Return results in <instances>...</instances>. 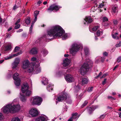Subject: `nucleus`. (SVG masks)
<instances>
[{
	"label": "nucleus",
	"mask_w": 121,
	"mask_h": 121,
	"mask_svg": "<svg viewBox=\"0 0 121 121\" xmlns=\"http://www.w3.org/2000/svg\"><path fill=\"white\" fill-rule=\"evenodd\" d=\"M33 23H32V24L30 28L29 33L30 34H31L32 33L33 27V26H34Z\"/></svg>",
	"instance_id": "nucleus-35"
},
{
	"label": "nucleus",
	"mask_w": 121,
	"mask_h": 121,
	"mask_svg": "<svg viewBox=\"0 0 121 121\" xmlns=\"http://www.w3.org/2000/svg\"><path fill=\"white\" fill-rule=\"evenodd\" d=\"M30 22V18L29 17L26 18L25 19V22L27 24H29Z\"/></svg>",
	"instance_id": "nucleus-32"
},
{
	"label": "nucleus",
	"mask_w": 121,
	"mask_h": 121,
	"mask_svg": "<svg viewBox=\"0 0 121 121\" xmlns=\"http://www.w3.org/2000/svg\"><path fill=\"white\" fill-rule=\"evenodd\" d=\"M104 5V4H103L102 3H101V4L99 5V8H102L103 7Z\"/></svg>",
	"instance_id": "nucleus-58"
},
{
	"label": "nucleus",
	"mask_w": 121,
	"mask_h": 121,
	"mask_svg": "<svg viewBox=\"0 0 121 121\" xmlns=\"http://www.w3.org/2000/svg\"><path fill=\"white\" fill-rule=\"evenodd\" d=\"M93 87H89L88 90V91L89 92H91L93 90Z\"/></svg>",
	"instance_id": "nucleus-44"
},
{
	"label": "nucleus",
	"mask_w": 121,
	"mask_h": 121,
	"mask_svg": "<svg viewBox=\"0 0 121 121\" xmlns=\"http://www.w3.org/2000/svg\"><path fill=\"white\" fill-rule=\"evenodd\" d=\"M11 121H20V120L18 117H16L13 118Z\"/></svg>",
	"instance_id": "nucleus-38"
},
{
	"label": "nucleus",
	"mask_w": 121,
	"mask_h": 121,
	"mask_svg": "<svg viewBox=\"0 0 121 121\" xmlns=\"http://www.w3.org/2000/svg\"><path fill=\"white\" fill-rule=\"evenodd\" d=\"M11 47L10 45H8L5 47L4 48V51H7L10 50L11 48Z\"/></svg>",
	"instance_id": "nucleus-33"
},
{
	"label": "nucleus",
	"mask_w": 121,
	"mask_h": 121,
	"mask_svg": "<svg viewBox=\"0 0 121 121\" xmlns=\"http://www.w3.org/2000/svg\"><path fill=\"white\" fill-rule=\"evenodd\" d=\"M21 108L19 104L13 105L9 104L5 105L1 109V111L4 114H7L9 113H13L19 111Z\"/></svg>",
	"instance_id": "nucleus-2"
},
{
	"label": "nucleus",
	"mask_w": 121,
	"mask_h": 121,
	"mask_svg": "<svg viewBox=\"0 0 121 121\" xmlns=\"http://www.w3.org/2000/svg\"><path fill=\"white\" fill-rule=\"evenodd\" d=\"M53 85L52 84H50L48 85L47 87V90L49 91H51L53 90Z\"/></svg>",
	"instance_id": "nucleus-24"
},
{
	"label": "nucleus",
	"mask_w": 121,
	"mask_h": 121,
	"mask_svg": "<svg viewBox=\"0 0 121 121\" xmlns=\"http://www.w3.org/2000/svg\"><path fill=\"white\" fill-rule=\"evenodd\" d=\"M62 36V39L65 40L69 37L67 34L60 26L56 25L51 27L47 31V34L44 35V37L48 41H51L53 38L60 37Z\"/></svg>",
	"instance_id": "nucleus-1"
},
{
	"label": "nucleus",
	"mask_w": 121,
	"mask_h": 121,
	"mask_svg": "<svg viewBox=\"0 0 121 121\" xmlns=\"http://www.w3.org/2000/svg\"><path fill=\"white\" fill-rule=\"evenodd\" d=\"M118 34L117 33H116L115 34H112V36L113 38L114 39H118V37L117 35Z\"/></svg>",
	"instance_id": "nucleus-34"
},
{
	"label": "nucleus",
	"mask_w": 121,
	"mask_h": 121,
	"mask_svg": "<svg viewBox=\"0 0 121 121\" xmlns=\"http://www.w3.org/2000/svg\"><path fill=\"white\" fill-rule=\"evenodd\" d=\"M20 61L19 58H16L14 62L13 63L12 65L13 69H15L17 68Z\"/></svg>",
	"instance_id": "nucleus-17"
},
{
	"label": "nucleus",
	"mask_w": 121,
	"mask_h": 121,
	"mask_svg": "<svg viewBox=\"0 0 121 121\" xmlns=\"http://www.w3.org/2000/svg\"><path fill=\"white\" fill-rule=\"evenodd\" d=\"M83 51L85 55L86 56H88L90 54V51L89 48L87 47H84Z\"/></svg>",
	"instance_id": "nucleus-22"
},
{
	"label": "nucleus",
	"mask_w": 121,
	"mask_h": 121,
	"mask_svg": "<svg viewBox=\"0 0 121 121\" xmlns=\"http://www.w3.org/2000/svg\"><path fill=\"white\" fill-rule=\"evenodd\" d=\"M76 88L78 90H79L80 88V87L79 85H78L76 86Z\"/></svg>",
	"instance_id": "nucleus-60"
},
{
	"label": "nucleus",
	"mask_w": 121,
	"mask_h": 121,
	"mask_svg": "<svg viewBox=\"0 0 121 121\" xmlns=\"http://www.w3.org/2000/svg\"><path fill=\"white\" fill-rule=\"evenodd\" d=\"M48 81V79L44 77L42 78V82L43 84L46 85L47 84Z\"/></svg>",
	"instance_id": "nucleus-25"
},
{
	"label": "nucleus",
	"mask_w": 121,
	"mask_h": 121,
	"mask_svg": "<svg viewBox=\"0 0 121 121\" xmlns=\"http://www.w3.org/2000/svg\"><path fill=\"white\" fill-rule=\"evenodd\" d=\"M106 115L105 114L102 115L100 116V118L101 119H103L105 117Z\"/></svg>",
	"instance_id": "nucleus-50"
},
{
	"label": "nucleus",
	"mask_w": 121,
	"mask_h": 121,
	"mask_svg": "<svg viewBox=\"0 0 121 121\" xmlns=\"http://www.w3.org/2000/svg\"><path fill=\"white\" fill-rule=\"evenodd\" d=\"M32 72H33L35 74H37L40 73L41 71V69L39 67V65H38L35 66L33 65V68Z\"/></svg>",
	"instance_id": "nucleus-14"
},
{
	"label": "nucleus",
	"mask_w": 121,
	"mask_h": 121,
	"mask_svg": "<svg viewBox=\"0 0 121 121\" xmlns=\"http://www.w3.org/2000/svg\"><path fill=\"white\" fill-rule=\"evenodd\" d=\"M78 113L76 112L75 113H73L72 114V117H71L67 121H72L73 119H75L76 120H77L78 118L80 115L77 117V115Z\"/></svg>",
	"instance_id": "nucleus-19"
},
{
	"label": "nucleus",
	"mask_w": 121,
	"mask_h": 121,
	"mask_svg": "<svg viewBox=\"0 0 121 121\" xmlns=\"http://www.w3.org/2000/svg\"><path fill=\"white\" fill-rule=\"evenodd\" d=\"M99 58L100 59H101V61L102 62H103L105 59V58L104 57H100V58Z\"/></svg>",
	"instance_id": "nucleus-54"
},
{
	"label": "nucleus",
	"mask_w": 121,
	"mask_h": 121,
	"mask_svg": "<svg viewBox=\"0 0 121 121\" xmlns=\"http://www.w3.org/2000/svg\"><path fill=\"white\" fill-rule=\"evenodd\" d=\"M112 11L114 13H117L118 12V9L117 6L116 5H114L112 8Z\"/></svg>",
	"instance_id": "nucleus-26"
},
{
	"label": "nucleus",
	"mask_w": 121,
	"mask_h": 121,
	"mask_svg": "<svg viewBox=\"0 0 121 121\" xmlns=\"http://www.w3.org/2000/svg\"><path fill=\"white\" fill-rule=\"evenodd\" d=\"M34 17H35V19L34 20V21H33L32 22V23H34L33 25H34V23L36 21V20H37V16H34Z\"/></svg>",
	"instance_id": "nucleus-53"
},
{
	"label": "nucleus",
	"mask_w": 121,
	"mask_h": 121,
	"mask_svg": "<svg viewBox=\"0 0 121 121\" xmlns=\"http://www.w3.org/2000/svg\"><path fill=\"white\" fill-rule=\"evenodd\" d=\"M88 103V101L87 100H85L83 104L82 105L81 107L82 108L85 106Z\"/></svg>",
	"instance_id": "nucleus-36"
},
{
	"label": "nucleus",
	"mask_w": 121,
	"mask_h": 121,
	"mask_svg": "<svg viewBox=\"0 0 121 121\" xmlns=\"http://www.w3.org/2000/svg\"><path fill=\"white\" fill-rule=\"evenodd\" d=\"M67 95V94L66 93L62 92L59 94L57 97H55L54 99L55 101L56 104L58 102H61L65 100Z\"/></svg>",
	"instance_id": "nucleus-8"
},
{
	"label": "nucleus",
	"mask_w": 121,
	"mask_h": 121,
	"mask_svg": "<svg viewBox=\"0 0 121 121\" xmlns=\"http://www.w3.org/2000/svg\"><path fill=\"white\" fill-rule=\"evenodd\" d=\"M103 33V30L101 29H100L98 30L96 33L94 34L95 36H99L102 35Z\"/></svg>",
	"instance_id": "nucleus-21"
},
{
	"label": "nucleus",
	"mask_w": 121,
	"mask_h": 121,
	"mask_svg": "<svg viewBox=\"0 0 121 121\" xmlns=\"http://www.w3.org/2000/svg\"><path fill=\"white\" fill-rule=\"evenodd\" d=\"M88 82V80L87 78H83L82 79L81 83L82 85H84L87 83Z\"/></svg>",
	"instance_id": "nucleus-28"
},
{
	"label": "nucleus",
	"mask_w": 121,
	"mask_h": 121,
	"mask_svg": "<svg viewBox=\"0 0 121 121\" xmlns=\"http://www.w3.org/2000/svg\"><path fill=\"white\" fill-rule=\"evenodd\" d=\"M38 48L36 47L32 48L30 51V53L31 54H35L38 52Z\"/></svg>",
	"instance_id": "nucleus-20"
},
{
	"label": "nucleus",
	"mask_w": 121,
	"mask_h": 121,
	"mask_svg": "<svg viewBox=\"0 0 121 121\" xmlns=\"http://www.w3.org/2000/svg\"><path fill=\"white\" fill-rule=\"evenodd\" d=\"M4 117L2 114L0 112V121H1L3 119Z\"/></svg>",
	"instance_id": "nucleus-45"
},
{
	"label": "nucleus",
	"mask_w": 121,
	"mask_h": 121,
	"mask_svg": "<svg viewBox=\"0 0 121 121\" xmlns=\"http://www.w3.org/2000/svg\"><path fill=\"white\" fill-rule=\"evenodd\" d=\"M98 106L97 105L94 106L93 105L91 107H89L87 108V111L88 112L89 114H91L93 111L94 110L98 108Z\"/></svg>",
	"instance_id": "nucleus-16"
},
{
	"label": "nucleus",
	"mask_w": 121,
	"mask_h": 121,
	"mask_svg": "<svg viewBox=\"0 0 121 121\" xmlns=\"http://www.w3.org/2000/svg\"><path fill=\"white\" fill-rule=\"evenodd\" d=\"M43 60L41 59V60H40V59H38L37 60L38 63L39 64L41 62H43Z\"/></svg>",
	"instance_id": "nucleus-57"
},
{
	"label": "nucleus",
	"mask_w": 121,
	"mask_h": 121,
	"mask_svg": "<svg viewBox=\"0 0 121 121\" xmlns=\"http://www.w3.org/2000/svg\"><path fill=\"white\" fill-rule=\"evenodd\" d=\"M99 28V26H98L94 27L92 28V30L94 31H96Z\"/></svg>",
	"instance_id": "nucleus-43"
},
{
	"label": "nucleus",
	"mask_w": 121,
	"mask_h": 121,
	"mask_svg": "<svg viewBox=\"0 0 121 121\" xmlns=\"http://www.w3.org/2000/svg\"><path fill=\"white\" fill-rule=\"evenodd\" d=\"M36 60V58L35 57H33L31 59V60L33 61H35Z\"/></svg>",
	"instance_id": "nucleus-55"
},
{
	"label": "nucleus",
	"mask_w": 121,
	"mask_h": 121,
	"mask_svg": "<svg viewBox=\"0 0 121 121\" xmlns=\"http://www.w3.org/2000/svg\"><path fill=\"white\" fill-rule=\"evenodd\" d=\"M20 98L21 101L23 102H25L26 101V98L25 96L23 95L20 94Z\"/></svg>",
	"instance_id": "nucleus-30"
},
{
	"label": "nucleus",
	"mask_w": 121,
	"mask_h": 121,
	"mask_svg": "<svg viewBox=\"0 0 121 121\" xmlns=\"http://www.w3.org/2000/svg\"><path fill=\"white\" fill-rule=\"evenodd\" d=\"M39 39H38L35 42V43L36 44L37 43V44H39Z\"/></svg>",
	"instance_id": "nucleus-63"
},
{
	"label": "nucleus",
	"mask_w": 121,
	"mask_h": 121,
	"mask_svg": "<svg viewBox=\"0 0 121 121\" xmlns=\"http://www.w3.org/2000/svg\"><path fill=\"white\" fill-rule=\"evenodd\" d=\"M113 24L115 25H117L118 23V21L117 20L114 19L113 20Z\"/></svg>",
	"instance_id": "nucleus-39"
},
{
	"label": "nucleus",
	"mask_w": 121,
	"mask_h": 121,
	"mask_svg": "<svg viewBox=\"0 0 121 121\" xmlns=\"http://www.w3.org/2000/svg\"><path fill=\"white\" fill-rule=\"evenodd\" d=\"M39 11H36L34 12V16L37 17L39 13Z\"/></svg>",
	"instance_id": "nucleus-42"
},
{
	"label": "nucleus",
	"mask_w": 121,
	"mask_h": 121,
	"mask_svg": "<svg viewBox=\"0 0 121 121\" xmlns=\"http://www.w3.org/2000/svg\"><path fill=\"white\" fill-rule=\"evenodd\" d=\"M108 55V53L106 52H104L103 53V55L104 56H107Z\"/></svg>",
	"instance_id": "nucleus-61"
},
{
	"label": "nucleus",
	"mask_w": 121,
	"mask_h": 121,
	"mask_svg": "<svg viewBox=\"0 0 121 121\" xmlns=\"http://www.w3.org/2000/svg\"><path fill=\"white\" fill-rule=\"evenodd\" d=\"M61 8V7L58 5L56 4H53L51 5L49 7L48 10L49 12H52L53 10L57 11Z\"/></svg>",
	"instance_id": "nucleus-11"
},
{
	"label": "nucleus",
	"mask_w": 121,
	"mask_h": 121,
	"mask_svg": "<svg viewBox=\"0 0 121 121\" xmlns=\"http://www.w3.org/2000/svg\"><path fill=\"white\" fill-rule=\"evenodd\" d=\"M116 47H118L121 46V41H120L119 43H117L116 45Z\"/></svg>",
	"instance_id": "nucleus-46"
},
{
	"label": "nucleus",
	"mask_w": 121,
	"mask_h": 121,
	"mask_svg": "<svg viewBox=\"0 0 121 121\" xmlns=\"http://www.w3.org/2000/svg\"><path fill=\"white\" fill-rule=\"evenodd\" d=\"M66 102L69 104H71L72 103V100L70 97H67L65 100Z\"/></svg>",
	"instance_id": "nucleus-31"
},
{
	"label": "nucleus",
	"mask_w": 121,
	"mask_h": 121,
	"mask_svg": "<svg viewBox=\"0 0 121 121\" xmlns=\"http://www.w3.org/2000/svg\"><path fill=\"white\" fill-rule=\"evenodd\" d=\"M15 27V29H18L20 27V25L19 24H18L16 25Z\"/></svg>",
	"instance_id": "nucleus-48"
},
{
	"label": "nucleus",
	"mask_w": 121,
	"mask_h": 121,
	"mask_svg": "<svg viewBox=\"0 0 121 121\" xmlns=\"http://www.w3.org/2000/svg\"><path fill=\"white\" fill-rule=\"evenodd\" d=\"M102 73L101 72H100L99 73V74L98 75L95 77V78L97 79L100 77V76H101L102 74Z\"/></svg>",
	"instance_id": "nucleus-51"
},
{
	"label": "nucleus",
	"mask_w": 121,
	"mask_h": 121,
	"mask_svg": "<svg viewBox=\"0 0 121 121\" xmlns=\"http://www.w3.org/2000/svg\"><path fill=\"white\" fill-rule=\"evenodd\" d=\"M65 78L68 82L71 83L74 81L75 79L72 76L69 74H67L65 77Z\"/></svg>",
	"instance_id": "nucleus-12"
},
{
	"label": "nucleus",
	"mask_w": 121,
	"mask_h": 121,
	"mask_svg": "<svg viewBox=\"0 0 121 121\" xmlns=\"http://www.w3.org/2000/svg\"><path fill=\"white\" fill-rule=\"evenodd\" d=\"M93 21V20L90 16H86L84 19L83 22L84 24L86 25H88V24L91 23Z\"/></svg>",
	"instance_id": "nucleus-15"
},
{
	"label": "nucleus",
	"mask_w": 121,
	"mask_h": 121,
	"mask_svg": "<svg viewBox=\"0 0 121 121\" xmlns=\"http://www.w3.org/2000/svg\"><path fill=\"white\" fill-rule=\"evenodd\" d=\"M13 78L14 80V84L17 87L19 86L20 84L21 80L19 77V74L17 73H15L13 75Z\"/></svg>",
	"instance_id": "nucleus-9"
},
{
	"label": "nucleus",
	"mask_w": 121,
	"mask_h": 121,
	"mask_svg": "<svg viewBox=\"0 0 121 121\" xmlns=\"http://www.w3.org/2000/svg\"><path fill=\"white\" fill-rule=\"evenodd\" d=\"M48 51L45 49H43L41 52V54L44 57L48 53Z\"/></svg>",
	"instance_id": "nucleus-27"
},
{
	"label": "nucleus",
	"mask_w": 121,
	"mask_h": 121,
	"mask_svg": "<svg viewBox=\"0 0 121 121\" xmlns=\"http://www.w3.org/2000/svg\"><path fill=\"white\" fill-rule=\"evenodd\" d=\"M22 53L21 52H18L16 54H14L12 55H10L9 56V59H11L13 58V57L17 56L18 55H20V54Z\"/></svg>",
	"instance_id": "nucleus-29"
},
{
	"label": "nucleus",
	"mask_w": 121,
	"mask_h": 121,
	"mask_svg": "<svg viewBox=\"0 0 121 121\" xmlns=\"http://www.w3.org/2000/svg\"><path fill=\"white\" fill-rule=\"evenodd\" d=\"M82 47V45L81 43L78 42L73 43L72 44L70 49L71 53L73 55H75L80 49Z\"/></svg>",
	"instance_id": "nucleus-4"
},
{
	"label": "nucleus",
	"mask_w": 121,
	"mask_h": 121,
	"mask_svg": "<svg viewBox=\"0 0 121 121\" xmlns=\"http://www.w3.org/2000/svg\"><path fill=\"white\" fill-rule=\"evenodd\" d=\"M22 67L24 69H26L29 73L32 72L33 68V65L30 64L29 61L26 60L23 61L22 63Z\"/></svg>",
	"instance_id": "nucleus-5"
},
{
	"label": "nucleus",
	"mask_w": 121,
	"mask_h": 121,
	"mask_svg": "<svg viewBox=\"0 0 121 121\" xmlns=\"http://www.w3.org/2000/svg\"><path fill=\"white\" fill-rule=\"evenodd\" d=\"M71 62L70 60L67 58L63 60L62 64L64 67H66L68 66L70 64Z\"/></svg>",
	"instance_id": "nucleus-18"
},
{
	"label": "nucleus",
	"mask_w": 121,
	"mask_h": 121,
	"mask_svg": "<svg viewBox=\"0 0 121 121\" xmlns=\"http://www.w3.org/2000/svg\"><path fill=\"white\" fill-rule=\"evenodd\" d=\"M29 113L33 117H35L38 114V110L35 108L31 109L29 111Z\"/></svg>",
	"instance_id": "nucleus-13"
},
{
	"label": "nucleus",
	"mask_w": 121,
	"mask_h": 121,
	"mask_svg": "<svg viewBox=\"0 0 121 121\" xmlns=\"http://www.w3.org/2000/svg\"><path fill=\"white\" fill-rule=\"evenodd\" d=\"M66 71H64V70H62L59 71L56 73V74L58 76L60 77L66 74Z\"/></svg>",
	"instance_id": "nucleus-23"
},
{
	"label": "nucleus",
	"mask_w": 121,
	"mask_h": 121,
	"mask_svg": "<svg viewBox=\"0 0 121 121\" xmlns=\"http://www.w3.org/2000/svg\"><path fill=\"white\" fill-rule=\"evenodd\" d=\"M21 19H18L17 21L15 23V25H17L18 24V23L20 21Z\"/></svg>",
	"instance_id": "nucleus-56"
},
{
	"label": "nucleus",
	"mask_w": 121,
	"mask_h": 121,
	"mask_svg": "<svg viewBox=\"0 0 121 121\" xmlns=\"http://www.w3.org/2000/svg\"><path fill=\"white\" fill-rule=\"evenodd\" d=\"M43 100V99L41 97L38 96H36L31 98L30 102L33 105L39 106L41 104Z\"/></svg>",
	"instance_id": "nucleus-6"
},
{
	"label": "nucleus",
	"mask_w": 121,
	"mask_h": 121,
	"mask_svg": "<svg viewBox=\"0 0 121 121\" xmlns=\"http://www.w3.org/2000/svg\"><path fill=\"white\" fill-rule=\"evenodd\" d=\"M108 99H114V100L115 99V98H114V97H113L112 96H108Z\"/></svg>",
	"instance_id": "nucleus-59"
},
{
	"label": "nucleus",
	"mask_w": 121,
	"mask_h": 121,
	"mask_svg": "<svg viewBox=\"0 0 121 121\" xmlns=\"http://www.w3.org/2000/svg\"><path fill=\"white\" fill-rule=\"evenodd\" d=\"M107 81V79L106 78H104V80L102 82V83L103 85H104L106 83Z\"/></svg>",
	"instance_id": "nucleus-49"
},
{
	"label": "nucleus",
	"mask_w": 121,
	"mask_h": 121,
	"mask_svg": "<svg viewBox=\"0 0 121 121\" xmlns=\"http://www.w3.org/2000/svg\"><path fill=\"white\" fill-rule=\"evenodd\" d=\"M121 61V56L117 58V62L119 63Z\"/></svg>",
	"instance_id": "nucleus-47"
},
{
	"label": "nucleus",
	"mask_w": 121,
	"mask_h": 121,
	"mask_svg": "<svg viewBox=\"0 0 121 121\" xmlns=\"http://www.w3.org/2000/svg\"><path fill=\"white\" fill-rule=\"evenodd\" d=\"M102 20L103 22H106L108 21V19L107 17H103Z\"/></svg>",
	"instance_id": "nucleus-41"
},
{
	"label": "nucleus",
	"mask_w": 121,
	"mask_h": 121,
	"mask_svg": "<svg viewBox=\"0 0 121 121\" xmlns=\"http://www.w3.org/2000/svg\"><path fill=\"white\" fill-rule=\"evenodd\" d=\"M99 58H100V57H97L96 58L95 61L96 63H98L99 61H101V59H100Z\"/></svg>",
	"instance_id": "nucleus-40"
},
{
	"label": "nucleus",
	"mask_w": 121,
	"mask_h": 121,
	"mask_svg": "<svg viewBox=\"0 0 121 121\" xmlns=\"http://www.w3.org/2000/svg\"><path fill=\"white\" fill-rule=\"evenodd\" d=\"M42 0H39L37 2V4L39 6V4L42 2Z\"/></svg>",
	"instance_id": "nucleus-52"
},
{
	"label": "nucleus",
	"mask_w": 121,
	"mask_h": 121,
	"mask_svg": "<svg viewBox=\"0 0 121 121\" xmlns=\"http://www.w3.org/2000/svg\"><path fill=\"white\" fill-rule=\"evenodd\" d=\"M92 61L89 59H87L80 68L79 72L81 74H85L90 69V67L92 65Z\"/></svg>",
	"instance_id": "nucleus-3"
},
{
	"label": "nucleus",
	"mask_w": 121,
	"mask_h": 121,
	"mask_svg": "<svg viewBox=\"0 0 121 121\" xmlns=\"http://www.w3.org/2000/svg\"><path fill=\"white\" fill-rule=\"evenodd\" d=\"M23 30L22 29H19L17 31V32H20L22 31Z\"/></svg>",
	"instance_id": "nucleus-64"
},
{
	"label": "nucleus",
	"mask_w": 121,
	"mask_h": 121,
	"mask_svg": "<svg viewBox=\"0 0 121 121\" xmlns=\"http://www.w3.org/2000/svg\"><path fill=\"white\" fill-rule=\"evenodd\" d=\"M48 120V118L46 115L42 114L36 119H32L30 121H47Z\"/></svg>",
	"instance_id": "nucleus-10"
},
{
	"label": "nucleus",
	"mask_w": 121,
	"mask_h": 121,
	"mask_svg": "<svg viewBox=\"0 0 121 121\" xmlns=\"http://www.w3.org/2000/svg\"><path fill=\"white\" fill-rule=\"evenodd\" d=\"M21 90L23 93H25L27 96H29L31 93V91L29 90V86L27 83H24L22 86Z\"/></svg>",
	"instance_id": "nucleus-7"
},
{
	"label": "nucleus",
	"mask_w": 121,
	"mask_h": 121,
	"mask_svg": "<svg viewBox=\"0 0 121 121\" xmlns=\"http://www.w3.org/2000/svg\"><path fill=\"white\" fill-rule=\"evenodd\" d=\"M20 49V48L19 47L16 46L13 52H17Z\"/></svg>",
	"instance_id": "nucleus-37"
},
{
	"label": "nucleus",
	"mask_w": 121,
	"mask_h": 121,
	"mask_svg": "<svg viewBox=\"0 0 121 121\" xmlns=\"http://www.w3.org/2000/svg\"><path fill=\"white\" fill-rule=\"evenodd\" d=\"M108 75V74H107V73H105L102 75V76L101 77V78H104L107 75Z\"/></svg>",
	"instance_id": "nucleus-62"
}]
</instances>
